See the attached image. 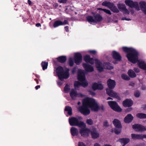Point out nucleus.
I'll list each match as a JSON object with an SVG mask.
<instances>
[{
    "label": "nucleus",
    "instance_id": "obj_1",
    "mask_svg": "<svg viewBox=\"0 0 146 146\" xmlns=\"http://www.w3.org/2000/svg\"><path fill=\"white\" fill-rule=\"evenodd\" d=\"M88 108L94 111H97L100 109L94 99L87 98L83 100L82 105L78 107V110L82 114L87 115L90 113Z\"/></svg>",
    "mask_w": 146,
    "mask_h": 146
},
{
    "label": "nucleus",
    "instance_id": "obj_2",
    "mask_svg": "<svg viewBox=\"0 0 146 146\" xmlns=\"http://www.w3.org/2000/svg\"><path fill=\"white\" fill-rule=\"evenodd\" d=\"M124 52L127 53L126 56L128 60L133 64H135L138 61L139 53L135 48L126 46L122 48Z\"/></svg>",
    "mask_w": 146,
    "mask_h": 146
},
{
    "label": "nucleus",
    "instance_id": "obj_3",
    "mask_svg": "<svg viewBox=\"0 0 146 146\" xmlns=\"http://www.w3.org/2000/svg\"><path fill=\"white\" fill-rule=\"evenodd\" d=\"M69 71L68 69L64 71L63 67L60 66H58L56 69L57 75L61 81H63L64 79H67L69 77Z\"/></svg>",
    "mask_w": 146,
    "mask_h": 146
},
{
    "label": "nucleus",
    "instance_id": "obj_4",
    "mask_svg": "<svg viewBox=\"0 0 146 146\" xmlns=\"http://www.w3.org/2000/svg\"><path fill=\"white\" fill-rule=\"evenodd\" d=\"M69 121L70 124L71 126H78L80 128L86 127V125L82 121H79L78 119L76 117H72L70 118Z\"/></svg>",
    "mask_w": 146,
    "mask_h": 146
},
{
    "label": "nucleus",
    "instance_id": "obj_5",
    "mask_svg": "<svg viewBox=\"0 0 146 146\" xmlns=\"http://www.w3.org/2000/svg\"><path fill=\"white\" fill-rule=\"evenodd\" d=\"M108 104L113 110L118 112H120L122 111V109L115 101H109L108 102Z\"/></svg>",
    "mask_w": 146,
    "mask_h": 146
},
{
    "label": "nucleus",
    "instance_id": "obj_6",
    "mask_svg": "<svg viewBox=\"0 0 146 146\" xmlns=\"http://www.w3.org/2000/svg\"><path fill=\"white\" fill-rule=\"evenodd\" d=\"M125 4L131 8H135L137 11L140 10V7L137 2H133L131 0H126L125 1Z\"/></svg>",
    "mask_w": 146,
    "mask_h": 146
},
{
    "label": "nucleus",
    "instance_id": "obj_7",
    "mask_svg": "<svg viewBox=\"0 0 146 146\" xmlns=\"http://www.w3.org/2000/svg\"><path fill=\"white\" fill-rule=\"evenodd\" d=\"M82 60V56L81 53L77 52L74 55V62L77 65H79Z\"/></svg>",
    "mask_w": 146,
    "mask_h": 146
},
{
    "label": "nucleus",
    "instance_id": "obj_8",
    "mask_svg": "<svg viewBox=\"0 0 146 146\" xmlns=\"http://www.w3.org/2000/svg\"><path fill=\"white\" fill-rule=\"evenodd\" d=\"M70 96L72 100H75L77 97H83L84 95L81 93H78L76 91L72 89L70 92Z\"/></svg>",
    "mask_w": 146,
    "mask_h": 146
},
{
    "label": "nucleus",
    "instance_id": "obj_9",
    "mask_svg": "<svg viewBox=\"0 0 146 146\" xmlns=\"http://www.w3.org/2000/svg\"><path fill=\"white\" fill-rule=\"evenodd\" d=\"M95 61L96 66L98 72H101L103 71L104 68L103 63L98 59H96Z\"/></svg>",
    "mask_w": 146,
    "mask_h": 146
},
{
    "label": "nucleus",
    "instance_id": "obj_10",
    "mask_svg": "<svg viewBox=\"0 0 146 146\" xmlns=\"http://www.w3.org/2000/svg\"><path fill=\"white\" fill-rule=\"evenodd\" d=\"M132 128L136 131L143 132L145 131V127L140 124H136L133 125Z\"/></svg>",
    "mask_w": 146,
    "mask_h": 146
},
{
    "label": "nucleus",
    "instance_id": "obj_11",
    "mask_svg": "<svg viewBox=\"0 0 146 146\" xmlns=\"http://www.w3.org/2000/svg\"><path fill=\"white\" fill-rule=\"evenodd\" d=\"M78 79L81 82L84 81L86 80L85 74L83 71L81 69H79L78 70Z\"/></svg>",
    "mask_w": 146,
    "mask_h": 146
},
{
    "label": "nucleus",
    "instance_id": "obj_12",
    "mask_svg": "<svg viewBox=\"0 0 146 146\" xmlns=\"http://www.w3.org/2000/svg\"><path fill=\"white\" fill-rule=\"evenodd\" d=\"M90 130L87 128H82L80 129L79 132L81 135L83 137H87L89 136Z\"/></svg>",
    "mask_w": 146,
    "mask_h": 146
},
{
    "label": "nucleus",
    "instance_id": "obj_13",
    "mask_svg": "<svg viewBox=\"0 0 146 146\" xmlns=\"http://www.w3.org/2000/svg\"><path fill=\"white\" fill-rule=\"evenodd\" d=\"M133 104V102L131 99H126L122 102V105L125 108L130 107Z\"/></svg>",
    "mask_w": 146,
    "mask_h": 146
},
{
    "label": "nucleus",
    "instance_id": "obj_14",
    "mask_svg": "<svg viewBox=\"0 0 146 146\" xmlns=\"http://www.w3.org/2000/svg\"><path fill=\"white\" fill-rule=\"evenodd\" d=\"M90 132L92 138L94 139H97L100 136L99 133L98 132L97 129L94 127H93L92 129L90 130Z\"/></svg>",
    "mask_w": 146,
    "mask_h": 146
},
{
    "label": "nucleus",
    "instance_id": "obj_15",
    "mask_svg": "<svg viewBox=\"0 0 146 146\" xmlns=\"http://www.w3.org/2000/svg\"><path fill=\"white\" fill-rule=\"evenodd\" d=\"M82 66L86 71L88 72H92L94 71V68L93 66L86 63H83Z\"/></svg>",
    "mask_w": 146,
    "mask_h": 146
},
{
    "label": "nucleus",
    "instance_id": "obj_16",
    "mask_svg": "<svg viewBox=\"0 0 146 146\" xmlns=\"http://www.w3.org/2000/svg\"><path fill=\"white\" fill-rule=\"evenodd\" d=\"M104 86L101 83H98L96 82H94L92 84V88L94 90H101L103 89Z\"/></svg>",
    "mask_w": 146,
    "mask_h": 146
},
{
    "label": "nucleus",
    "instance_id": "obj_17",
    "mask_svg": "<svg viewBox=\"0 0 146 146\" xmlns=\"http://www.w3.org/2000/svg\"><path fill=\"white\" fill-rule=\"evenodd\" d=\"M112 55L113 58L116 61H120L121 59V57L119 53L115 51H112Z\"/></svg>",
    "mask_w": 146,
    "mask_h": 146
},
{
    "label": "nucleus",
    "instance_id": "obj_18",
    "mask_svg": "<svg viewBox=\"0 0 146 146\" xmlns=\"http://www.w3.org/2000/svg\"><path fill=\"white\" fill-rule=\"evenodd\" d=\"M144 134H131V138L133 140H143L144 138Z\"/></svg>",
    "mask_w": 146,
    "mask_h": 146
},
{
    "label": "nucleus",
    "instance_id": "obj_19",
    "mask_svg": "<svg viewBox=\"0 0 146 146\" xmlns=\"http://www.w3.org/2000/svg\"><path fill=\"white\" fill-rule=\"evenodd\" d=\"M107 83L108 88L110 89H113L116 85L115 81L111 79H109L108 80Z\"/></svg>",
    "mask_w": 146,
    "mask_h": 146
},
{
    "label": "nucleus",
    "instance_id": "obj_20",
    "mask_svg": "<svg viewBox=\"0 0 146 146\" xmlns=\"http://www.w3.org/2000/svg\"><path fill=\"white\" fill-rule=\"evenodd\" d=\"M133 117L131 114H128L124 119V122L126 123H129L132 121Z\"/></svg>",
    "mask_w": 146,
    "mask_h": 146
},
{
    "label": "nucleus",
    "instance_id": "obj_21",
    "mask_svg": "<svg viewBox=\"0 0 146 146\" xmlns=\"http://www.w3.org/2000/svg\"><path fill=\"white\" fill-rule=\"evenodd\" d=\"M84 60L86 63H89L91 64H93L94 61L93 58H91L89 55H86L84 57Z\"/></svg>",
    "mask_w": 146,
    "mask_h": 146
},
{
    "label": "nucleus",
    "instance_id": "obj_22",
    "mask_svg": "<svg viewBox=\"0 0 146 146\" xmlns=\"http://www.w3.org/2000/svg\"><path fill=\"white\" fill-rule=\"evenodd\" d=\"M141 9L146 14V2L145 1H141L139 3Z\"/></svg>",
    "mask_w": 146,
    "mask_h": 146
},
{
    "label": "nucleus",
    "instance_id": "obj_23",
    "mask_svg": "<svg viewBox=\"0 0 146 146\" xmlns=\"http://www.w3.org/2000/svg\"><path fill=\"white\" fill-rule=\"evenodd\" d=\"M93 15L96 22H100L103 19L102 16L99 14H95L94 13L92 12Z\"/></svg>",
    "mask_w": 146,
    "mask_h": 146
},
{
    "label": "nucleus",
    "instance_id": "obj_24",
    "mask_svg": "<svg viewBox=\"0 0 146 146\" xmlns=\"http://www.w3.org/2000/svg\"><path fill=\"white\" fill-rule=\"evenodd\" d=\"M70 133L73 136H77L79 134L78 129L75 127H72L70 129Z\"/></svg>",
    "mask_w": 146,
    "mask_h": 146
},
{
    "label": "nucleus",
    "instance_id": "obj_25",
    "mask_svg": "<svg viewBox=\"0 0 146 146\" xmlns=\"http://www.w3.org/2000/svg\"><path fill=\"white\" fill-rule=\"evenodd\" d=\"M113 123L115 127L122 128L121 122L119 120L115 119L113 121Z\"/></svg>",
    "mask_w": 146,
    "mask_h": 146
},
{
    "label": "nucleus",
    "instance_id": "obj_26",
    "mask_svg": "<svg viewBox=\"0 0 146 146\" xmlns=\"http://www.w3.org/2000/svg\"><path fill=\"white\" fill-rule=\"evenodd\" d=\"M57 61L61 63L65 62L67 60L66 57L65 56H61L56 58Z\"/></svg>",
    "mask_w": 146,
    "mask_h": 146
},
{
    "label": "nucleus",
    "instance_id": "obj_27",
    "mask_svg": "<svg viewBox=\"0 0 146 146\" xmlns=\"http://www.w3.org/2000/svg\"><path fill=\"white\" fill-rule=\"evenodd\" d=\"M109 9L114 13H117L119 12V10L117 7L113 3H112Z\"/></svg>",
    "mask_w": 146,
    "mask_h": 146
},
{
    "label": "nucleus",
    "instance_id": "obj_28",
    "mask_svg": "<svg viewBox=\"0 0 146 146\" xmlns=\"http://www.w3.org/2000/svg\"><path fill=\"white\" fill-rule=\"evenodd\" d=\"M138 65L139 67L143 70H146V64H145L144 61H141L139 62Z\"/></svg>",
    "mask_w": 146,
    "mask_h": 146
},
{
    "label": "nucleus",
    "instance_id": "obj_29",
    "mask_svg": "<svg viewBox=\"0 0 146 146\" xmlns=\"http://www.w3.org/2000/svg\"><path fill=\"white\" fill-rule=\"evenodd\" d=\"M119 141L121 143H123V146H124L130 141V139L128 138H123L119 139Z\"/></svg>",
    "mask_w": 146,
    "mask_h": 146
},
{
    "label": "nucleus",
    "instance_id": "obj_30",
    "mask_svg": "<svg viewBox=\"0 0 146 146\" xmlns=\"http://www.w3.org/2000/svg\"><path fill=\"white\" fill-rule=\"evenodd\" d=\"M127 74L129 77L131 78H134L136 76V74L134 71L131 69L128 70Z\"/></svg>",
    "mask_w": 146,
    "mask_h": 146
},
{
    "label": "nucleus",
    "instance_id": "obj_31",
    "mask_svg": "<svg viewBox=\"0 0 146 146\" xmlns=\"http://www.w3.org/2000/svg\"><path fill=\"white\" fill-rule=\"evenodd\" d=\"M87 21L90 24H92V23H96V20L93 17L91 16H88L86 17Z\"/></svg>",
    "mask_w": 146,
    "mask_h": 146
},
{
    "label": "nucleus",
    "instance_id": "obj_32",
    "mask_svg": "<svg viewBox=\"0 0 146 146\" xmlns=\"http://www.w3.org/2000/svg\"><path fill=\"white\" fill-rule=\"evenodd\" d=\"M62 21L60 20H56L54 22L53 26L54 28L60 26L62 25Z\"/></svg>",
    "mask_w": 146,
    "mask_h": 146
},
{
    "label": "nucleus",
    "instance_id": "obj_33",
    "mask_svg": "<svg viewBox=\"0 0 146 146\" xmlns=\"http://www.w3.org/2000/svg\"><path fill=\"white\" fill-rule=\"evenodd\" d=\"M136 117L139 119H146V114L142 113H138L136 114Z\"/></svg>",
    "mask_w": 146,
    "mask_h": 146
},
{
    "label": "nucleus",
    "instance_id": "obj_34",
    "mask_svg": "<svg viewBox=\"0 0 146 146\" xmlns=\"http://www.w3.org/2000/svg\"><path fill=\"white\" fill-rule=\"evenodd\" d=\"M65 111L68 112V114L69 115H71L72 114V108L71 107L66 106L65 107Z\"/></svg>",
    "mask_w": 146,
    "mask_h": 146
},
{
    "label": "nucleus",
    "instance_id": "obj_35",
    "mask_svg": "<svg viewBox=\"0 0 146 146\" xmlns=\"http://www.w3.org/2000/svg\"><path fill=\"white\" fill-rule=\"evenodd\" d=\"M118 8L120 11H122L126 7L125 5L124 4H123L121 3H119L117 5Z\"/></svg>",
    "mask_w": 146,
    "mask_h": 146
},
{
    "label": "nucleus",
    "instance_id": "obj_36",
    "mask_svg": "<svg viewBox=\"0 0 146 146\" xmlns=\"http://www.w3.org/2000/svg\"><path fill=\"white\" fill-rule=\"evenodd\" d=\"M41 65L43 70H44L47 68L48 62L45 61H42L41 63Z\"/></svg>",
    "mask_w": 146,
    "mask_h": 146
},
{
    "label": "nucleus",
    "instance_id": "obj_37",
    "mask_svg": "<svg viewBox=\"0 0 146 146\" xmlns=\"http://www.w3.org/2000/svg\"><path fill=\"white\" fill-rule=\"evenodd\" d=\"M112 3L110 2H107V1H104L103 2L102 4V5L103 6H104L107 7L109 8L110 6Z\"/></svg>",
    "mask_w": 146,
    "mask_h": 146
},
{
    "label": "nucleus",
    "instance_id": "obj_38",
    "mask_svg": "<svg viewBox=\"0 0 146 146\" xmlns=\"http://www.w3.org/2000/svg\"><path fill=\"white\" fill-rule=\"evenodd\" d=\"M121 77L122 79L126 80L129 81L130 80V78L129 77L125 74H121Z\"/></svg>",
    "mask_w": 146,
    "mask_h": 146
},
{
    "label": "nucleus",
    "instance_id": "obj_39",
    "mask_svg": "<svg viewBox=\"0 0 146 146\" xmlns=\"http://www.w3.org/2000/svg\"><path fill=\"white\" fill-rule=\"evenodd\" d=\"M122 128H117L115 127L114 129V132L115 134L116 135H118L119 134L121 131Z\"/></svg>",
    "mask_w": 146,
    "mask_h": 146
},
{
    "label": "nucleus",
    "instance_id": "obj_40",
    "mask_svg": "<svg viewBox=\"0 0 146 146\" xmlns=\"http://www.w3.org/2000/svg\"><path fill=\"white\" fill-rule=\"evenodd\" d=\"M70 88L69 85L68 84H66L64 87V90L65 93H67L70 91Z\"/></svg>",
    "mask_w": 146,
    "mask_h": 146
},
{
    "label": "nucleus",
    "instance_id": "obj_41",
    "mask_svg": "<svg viewBox=\"0 0 146 146\" xmlns=\"http://www.w3.org/2000/svg\"><path fill=\"white\" fill-rule=\"evenodd\" d=\"M68 63L69 66L72 67L73 66L74 64V62L72 58L71 57H70L68 59Z\"/></svg>",
    "mask_w": 146,
    "mask_h": 146
},
{
    "label": "nucleus",
    "instance_id": "obj_42",
    "mask_svg": "<svg viewBox=\"0 0 146 146\" xmlns=\"http://www.w3.org/2000/svg\"><path fill=\"white\" fill-rule=\"evenodd\" d=\"M106 66L107 69L111 70L113 68V67L111 65L110 63H107L106 64Z\"/></svg>",
    "mask_w": 146,
    "mask_h": 146
},
{
    "label": "nucleus",
    "instance_id": "obj_43",
    "mask_svg": "<svg viewBox=\"0 0 146 146\" xmlns=\"http://www.w3.org/2000/svg\"><path fill=\"white\" fill-rule=\"evenodd\" d=\"M112 89H110L108 88H107L106 90L107 94L110 96L111 95V94L113 91Z\"/></svg>",
    "mask_w": 146,
    "mask_h": 146
},
{
    "label": "nucleus",
    "instance_id": "obj_44",
    "mask_svg": "<svg viewBox=\"0 0 146 146\" xmlns=\"http://www.w3.org/2000/svg\"><path fill=\"white\" fill-rule=\"evenodd\" d=\"M86 123L89 125H92L93 124V121L91 119H88L86 121Z\"/></svg>",
    "mask_w": 146,
    "mask_h": 146
},
{
    "label": "nucleus",
    "instance_id": "obj_45",
    "mask_svg": "<svg viewBox=\"0 0 146 146\" xmlns=\"http://www.w3.org/2000/svg\"><path fill=\"white\" fill-rule=\"evenodd\" d=\"M81 85V83L79 81H75L74 84V86L75 88H78L79 86Z\"/></svg>",
    "mask_w": 146,
    "mask_h": 146
},
{
    "label": "nucleus",
    "instance_id": "obj_46",
    "mask_svg": "<svg viewBox=\"0 0 146 146\" xmlns=\"http://www.w3.org/2000/svg\"><path fill=\"white\" fill-rule=\"evenodd\" d=\"M88 85V83L87 82L83 81L81 82V86L85 88Z\"/></svg>",
    "mask_w": 146,
    "mask_h": 146
},
{
    "label": "nucleus",
    "instance_id": "obj_47",
    "mask_svg": "<svg viewBox=\"0 0 146 146\" xmlns=\"http://www.w3.org/2000/svg\"><path fill=\"white\" fill-rule=\"evenodd\" d=\"M135 96L136 98H138L140 96V93L138 91H135L134 93Z\"/></svg>",
    "mask_w": 146,
    "mask_h": 146
},
{
    "label": "nucleus",
    "instance_id": "obj_48",
    "mask_svg": "<svg viewBox=\"0 0 146 146\" xmlns=\"http://www.w3.org/2000/svg\"><path fill=\"white\" fill-rule=\"evenodd\" d=\"M104 11L106 14L109 15H111V13L110 10L106 9H104Z\"/></svg>",
    "mask_w": 146,
    "mask_h": 146
},
{
    "label": "nucleus",
    "instance_id": "obj_49",
    "mask_svg": "<svg viewBox=\"0 0 146 146\" xmlns=\"http://www.w3.org/2000/svg\"><path fill=\"white\" fill-rule=\"evenodd\" d=\"M122 11L123 12V13L126 15H128L129 13V11L127 10L126 7Z\"/></svg>",
    "mask_w": 146,
    "mask_h": 146
},
{
    "label": "nucleus",
    "instance_id": "obj_50",
    "mask_svg": "<svg viewBox=\"0 0 146 146\" xmlns=\"http://www.w3.org/2000/svg\"><path fill=\"white\" fill-rule=\"evenodd\" d=\"M62 25H69V23L67 20H64L63 22L62 21Z\"/></svg>",
    "mask_w": 146,
    "mask_h": 146
},
{
    "label": "nucleus",
    "instance_id": "obj_51",
    "mask_svg": "<svg viewBox=\"0 0 146 146\" xmlns=\"http://www.w3.org/2000/svg\"><path fill=\"white\" fill-rule=\"evenodd\" d=\"M103 125L106 127H108L109 126L108 122L107 120H106L104 122Z\"/></svg>",
    "mask_w": 146,
    "mask_h": 146
},
{
    "label": "nucleus",
    "instance_id": "obj_52",
    "mask_svg": "<svg viewBox=\"0 0 146 146\" xmlns=\"http://www.w3.org/2000/svg\"><path fill=\"white\" fill-rule=\"evenodd\" d=\"M113 98H116L118 100H121V98L120 97L117 93H116V94H115V96Z\"/></svg>",
    "mask_w": 146,
    "mask_h": 146
},
{
    "label": "nucleus",
    "instance_id": "obj_53",
    "mask_svg": "<svg viewBox=\"0 0 146 146\" xmlns=\"http://www.w3.org/2000/svg\"><path fill=\"white\" fill-rule=\"evenodd\" d=\"M78 146H86V145L83 142H79L78 143Z\"/></svg>",
    "mask_w": 146,
    "mask_h": 146
},
{
    "label": "nucleus",
    "instance_id": "obj_54",
    "mask_svg": "<svg viewBox=\"0 0 146 146\" xmlns=\"http://www.w3.org/2000/svg\"><path fill=\"white\" fill-rule=\"evenodd\" d=\"M67 0H58V2L60 3H66Z\"/></svg>",
    "mask_w": 146,
    "mask_h": 146
},
{
    "label": "nucleus",
    "instance_id": "obj_55",
    "mask_svg": "<svg viewBox=\"0 0 146 146\" xmlns=\"http://www.w3.org/2000/svg\"><path fill=\"white\" fill-rule=\"evenodd\" d=\"M89 52L91 54L94 55L96 54V52L95 50H90L89 51Z\"/></svg>",
    "mask_w": 146,
    "mask_h": 146
},
{
    "label": "nucleus",
    "instance_id": "obj_56",
    "mask_svg": "<svg viewBox=\"0 0 146 146\" xmlns=\"http://www.w3.org/2000/svg\"><path fill=\"white\" fill-rule=\"evenodd\" d=\"M133 70L136 73H139L140 72L139 69L137 68H134Z\"/></svg>",
    "mask_w": 146,
    "mask_h": 146
},
{
    "label": "nucleus",
    "instance_id": "obj_57",
    "mask_svg": "<svg viewBox=\"0 0 146 146\" xmlns=\"http://www.w3.org/2000/svg\"><path fill=\"white\" fill-rule=\"evenodd\" d=\"M76 71V67H74L72 70V72L73 74L75 73Z\"/></svg>",
    "mask_w": 146,
    "mask_h": 146
},
{
    "label": "nucleus",
    "instance_id": "obj_58",
    "mask_svg": "<svg viewBox=\"0 0 146 146\" xmlns=\"http://www.w3.org/2000/svg\"><path fill=\"white\" fill-rule=\"evenodd\" d=\"M89 92L90 94L92 96H94L96 95L95 93L92 91H89Z\"/></svg>",
    "mask_w": 146,
    "mask_h": 146
},
{
    "label": "nucleus",
    "instance_id": "obj_59",
    "mask_svg": "<svg viewBox=\"0 0 146 146\" xmlns=\"http://www.w3.org/2000/svg\"><path fill=\"white\" fill-rule=\"evenodd\" d=\"M64 29L65 30V31L67 32H69V27L68 26H66L64 27Z\"/></svg>",
    "mask_w": 146,
    "mask_h": 146
},
{
    "label": "nucleus",
    "instance_id": "obj_60",
    "mask_svg": "<svg viewBox=\"0 0 146 146\" xmlns=\"http://www.w3.org/2000/svg\"><path fill=\"white\" fill-rule=\"evenodd\" d=\"M116 92H114L113 91L112 92L111 95L110 96L112 97H114L115 96V94H116Z\"/></svg>",
    "mask_w": 146,
    "mask_h": 146
},
{
    "label": "nucleus",
    "instance_id": "obj_61",
    "mask_svg": "<svg viewBox=\"0 0 146 146\" xmlns=\"http://www.w3.org/2000/svg\"><path fill=\"white\" fill-rule=\"evenodd\" d=\"M122 19L123 20H125L126 21H130L131 19H128L126 17H123L122 18Z\"/></svg>",
    "mask_w": 146,
    "mask_h": 146
},
{
    "label": "nucleus",
    "instance_id": "obj_62",
    "mask_svg": "<svg viewBox=\"0 0 146 146\" xmlns=\"http://www.w3.org/2000/svg\"><path fill=\"white\" fill-rule=\"evenodd\" d=\"M132 110V108L130 107L129 108L127 109V111L128 112H129L131 111V110Z\"/></svg>",
    "mask_w": 146,
    "mask_h": 146
},
{
    "label": "nucleus",
    "instance_id": "obj_63",
    "mask_svg": "<svg viewBox=\"0 0 146 146\" xmlns=\"http://www.w3.org/2000/svg\"><path fill=\"white\" fill-rule=\"evenodd\" d=\"M141 108L144 110H146V104L142 105Z\"/></svg>",
    "mask_w": 146,
    "mask_h": 146
},
{
    "label": "nucleus",
    "instance_id": "obj_64",
    "mask_svg": "<svg viewBox=\"0 0 146 146\" xmlns=\"http://www.w3.org/2000/svg\"><path fill=\"white\" fill-rule=\"evenodd\" d=\"M94 146H101V145L97 143H95Z\"/></svg>",
    "mask_w": 146,
    "mask_h": 146
}]
</instances>
